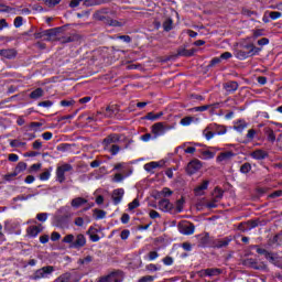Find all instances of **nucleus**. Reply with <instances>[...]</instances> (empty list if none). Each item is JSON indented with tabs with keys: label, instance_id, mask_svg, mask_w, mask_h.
<instances>
[{
	"label": "nucleus",
	"instance_id": "55",
	"mask_svg": "<svg viewBox=\"0 0 282 282\" xmlns=\"http://www.w3.org/2000/svg\"><path fill=\"white\" fill-rule=\"evenodd\" d=\"M217 202L218 200H215V198H213L212 202L206 204V208H208L209 210L213 208H217Z\"/></svg>",
	"mask_w": 282,
	"mask_h": 282
},
{
	"label": "nucleus",
	"instance_id": "61",
	"mask_svg": "<svg viewBox=\"0 0 282 282\" xmlns=\"http://www.w3.org/2000/svg\"><path fill=\"white\" fill-rule=\"evenodd\" d=\"M36 219L39 221H47V214L46 213L37 214Z\"/></svg>",
	"mask_w": 282,
	"mask_h": 282
},
{
	"label": "nucleus",
	"instance_id": "31",
	"mask_svg": "<svg viewBox=\"0 0 282 282\" xmlns=\"http://www.w3.org/2000/svg\"><path fill=\"white\" fill-rule=\"evenodd\" d=\"M87 235H89L90 241H94L95 243L96 241H100V236L94 232V227L88 229Z\"/></svg>",
	"mask_w": 282,
	"mask_h": 282
},
{
	"label": "nucleus",
	"instance_id": "7",
	"mask_svg": "<svg viewBox=\"0 0 282 282\" xmlns=\"http://www.w3.org/2000/svg\"><path fill=\"white\" fill-rule=\"evenodd\" d=\"M202 166H204V164H202V161L195 159L187 164L186 171L189 175H195V173H197L202 169Z\"/></svg>",
	"mask_w": 282,
	"mask_h": 282
},
{
	"label": "nucleus",
	"instance_id": "13",
	"mask_svg": "<svg viewBox=\"0 0 282 282\" xmlns=\"http://www.w3.org/2000/svg\"><path fill=\"white\" fill-rule=\"evenodd\" d=\"M124 197V189L123 188H117L112 193V199L113 204L118 205L120 202H122V198Z\"/></svg>",
	"mask_w": 282,
	"mask_h": 282
},
{
	"label": "nucleus",
	"instance_id": "57",
	"mask_svg": "<svg viewBox=\"0 0 282 282\" xmlns=\"http://www.w3.org/2000/svg\"><path fill=\"white\" fill-rule=\"evenodd\" d=\"M41 166H42L41 163H35V164L31 165L30 173H36V171H39L41 169Z\"/></svg>",
	"mask_w": 282,
	"mask_h": 282
},
{
	"label": "nucleus",
	"instance_id": "28",
	"mask_svg": "<svg viewBox=\"0 0 282 282\" xmlns=\"http://www.w3.org/2000/svg\"><path fill=\"white\" fill-rule=\"evenodd\" d=\"M224 197V191H221L220 188L216 187L214 189L213 193V199H215V202H220V199Z\"/></svg>",
	"mask_w": 282,
	"mask_h": 282
},
{
	"label": "nucleus",
	"instance_id": "48",
	"mask_svg": "<svg viewBox=\"0 0 282 282\" xmlns=\"http://www.w3.org/2000/svg\"><path fill=\"white\" fill-rule=\"evenodd\" d=\"M140 140H142V142H151V140H155V138H153L151 133H145L140 137Z\"/></svg>",
	"mask_w": 282,
	"mask_h": 282
},
{
	"label": "nucleus",
	"instance_id": "38",
	"mask_svg": "<svg viewBox=\"0 0 282 282\" xmlns=\"http://www.w3.org/2000/svg\"><path fill=\"white\" fill-rule=\"evenodd\" d=\"M159 195H161V197H171V195H173V191H171L169 187H164L161 192H159Z\"/></svg>",
	"mask_w": 282,
	"mask_h": 282
},
{
	"label": "nucleus",
	"instance_id": "17",
	"mask_svg": "<svg viewBox=\"0 0 282 282\" xmlns=\"http://www.w3.org/2000/svg\"><path fill=\"white\" fill-rule=\"evenodd\" d=\"M160 166H162L160 162L152 161L150 163L144 164L143 169L148 173H152L153 171H155V169H160Z\"/></svg>",
	"mask_w": 282,
	"mask_h": 282
},
{
	"label": "nucleus",
	"instance_id": "12",
	"mask_svg": "<svg viewBox=\"0 0 282 282\" xmlns=\"http://www.w3.org/2000/svg\"><path fill=\"white\" fill-rule=\"evenodd\" d=\"M159 209L163 213H171L173 210V205L169 199L164 198L159 202Z\"/></svg>",
	"mask_w": 282,
	"mask_h": 282
},
{
	"label": "nucleus",
	"instance_id": "50",
	"mask_svg": "<svg viewBox=\"0 0 282 282\" xmlns=\"http://www.w3.org/2000/svg\"><path fill=\"white\" fill-rule=\"evenodd\" d=\"M145 270H149L150 272H158L160 270V267L156 264L150 263L145 267Z\"/></svg>",
	"mask_w": 282,
	"mask_h": 282
},
{
	"label": "nucleus",
	"instance_id": "41",
	"mask_svg": "<svg viewBox=\"0 0 282 282\" xmlns=\"http://www.w3.org/2000/svg\"><path fill=\"white\" fill-rule=\"evenodd\" d=\"M269 17L272 19V21H276V19H281L282 13L279 11H270Z\"/></svg>",
	"mask_w": 282,
	"mask_h": 282
},
{
	"label": "nucleus",
	"instance_id": "53",
	"mask_svg": "<svg viewBox=\"0 0 282 282\" xmlns=\"http://www.w3.org/2000/svg\"><path fill=\"white\" fill-rule=\"evenodd\" d=\"M184 210V200L180 199L176 202V213H182Z\"/></svg>",
	"mask_w": 282,
	"mask_h": 282
},
{
	"label": "nucleus",
	"instance_id": "39",
	"mask_svg": "<svg viewBox=\"0 0 282 282\" xmlns=\"http://www.w3.org/2000/svg\"><path fill=\"white\" fill-rule=\"evenodd\" d=\"M58 3H61V0H44V6H46V8H55Z\"/></svg>",
	"mask_w": 282,
	"mask_h": 282
},
{
	"label": "nucleus",
	"instance_id": "11",
	"mask_svg": "<svg viewBox=\"0 0 282 282\" xmlns=\"http://www.w3.org/2000/svg\"><path fill=\"white\" fill-rule=\"evenodd\" d=\"M232 158H235V153H232L230 151L221 152L217 156L216 162L226 164L227 162H230V160H232Z\"/></svg>",
	"mask_w": 282,
	"mask_h": 282
},
{
	"label": "nucleus",
	"instance_id": "9",
	"mask_svg": "<svg viewBox=\"0 0 282 282\" xmlns=\"http://www.w3.org/2000/svg\"><path fill=\"white\" fill-rule=\"evenodd\" d=\"M209 185L210 181L205 180L198 186H196L194 188V194L196 195V197H202L203 195H206V191H208Z\"/></svg>",
	"mask_w": 282,
	"mask_h": 282
},
{
	"label": "nucleus",
	"instance_id": "10",
	"mask_svg": "<svg viewBox=\"0 0 282 282\" xmlns=\"http://www.w3.org/2000/svg\"><path fill=\"white\" fill-rule=\"evenodd\" d=\"M116 142H120V137L118 134H110L106 139H104V149L109 150V147L116 144Z\"/></svg>",
	"mask_w": 282,
	"mask_h": 282
},
{
	"label": "nucleus",
	"instance_id": "19",
	"mask_svg": "<svg viewBox=\"0 0 282 282\" xmlns=\"http://www.w3.org/2000/svg\"><path fill=\"white\" fill-rule=\"evenodd\" d=\"M251 158H253V160H265V158H268V152L263 150H256L251 153Z\"/></svg>",
	"mask_w": 282,
	"mask_h": 282
},
{
	"label": "nucleus",
	"instance_id": "29",
	"mask_svg": "<svg viewBox=\"0 0 282 282\" xmlns=\"http://www.w3.org/2000/svg\"><path fill=\"white\" fill-rule=\"evenodd\" d=\"M193 122H195V119L193 117H184L183 119H181L180 124H182V127H191Z\"/></svg>",
	"mask_w": 282,
	"mask_h": 282
},
{
	"label": "nucleus",
	"instance_id": "25",
	"mask_svg": "<svg viewBox=\"0 0 282 282\" xmlns=\"http://www.w3.org/2000/svg\"><path fill=\"white\" fill-rule=\"evenodd\" d=\"M264 133L269 142H272V143L276 142V133H274V130H272L271 128H267Z\"/></svg>",
	"mask_w": 282,
	"mask_h": 282
},
{
	"label": "nucleus",
	"instance_id": "20",
	"mask_svg": "<svg viewBox=\"0 0 282 282\" xmlns=\"http://www.w3.org/2000/svg\"><path fill=\"white\" fill-rule=\"evenodd\" d=\"M84 204H87V199L83 197H76L70 202L72 208H80V206H84Z\"/></svg>",
	"mask_w": 282,
	"mask_h": 282
},
{
	"label": "nucleus",
	"instance_id": "52",
	"mask_svg": "<svg viewBox=\"0 0 282 282\" xmlns=\"http://www.w3.org/2000/svg\"><path fill=\"white\" fill-rule=\"evenodd\" d=\"M32 148L35 151H41V149L43 148V143L41 141L36 140V141L33 142Z\"/></svg>",
	"mask_w": 282,
	"mask_h": 282
},
{
	"label": "nucleus",
	"instance_id": "43",
	"mask_svg": "<svg viewBox=\"0 0 282 282\" xmlns=\"http://www.w3.org/2000/svg\"><path fill=\"white\" fill-rule=\"evenodd\" d=\"M140 206V200L138 198L133 199V202L129 203L128 209L129 210H135Z\"/></svg>",
	"mask_w": 282,
	"mask_h": 282
},
{
	"label": "nucleus",
	"instance_id": "56",
	"mask_svg": "<svg viewBox=\"0 0 282 282\" xmlns=\"http://www.w3.org/2000/svg\"><path fill=\"white\" fill-rule=\"evenodd\" d=\"M23 25V18L22 17H17L14 19V28H21Z\"/></svg>",
	"mask_w": 282,
	"mask_h": 282
},
{
	"label": "nucleus",
	"instance_id": "58",
	"mask_svg": "<svg viewBox=\"0 0 282 282\" xmlns=\"http://www.w3.org/2000/svg\"><path fill=\"white\" fill-rule=\"evenodd\" d=\"M254 135H257V131L254 129L248 130V133H247L248 140H254Z\"/></svg>",
	"mask_w": 282,
	"mask_h": 282
},
{
	"label": "nucleus",
	"instance_id": "33",
	"mask_svg": "<svg viewBox=\"0 0 282 282\" xmlns=\"http://www.w3.org/2000/svg\"><path fill=\"white\" fill-rule=\"evenodd\" d=\"M94 215H95V219H105V217H107V212L102 209H95Z\"/></svg>",
	"mask_w": 282,
	"mask_h": 282
},
{
	"label": "nucleus",
	"instance_id": "30",
	"mask_svg": "<svg viewBox=\"0 0 282 282\" xmlns=\"http://www.w3.org/2000/svg\"><path fill=\"white\" fill-rule=\"evenodd\" d=\"M28 169V163L25 162H19L18 165L14 169V172L20 175V173H23Z\"/></svg>",
	"mask_w": 282,
	"mask_h": 282
},
{
	"label": "nucleus",
	"instance_id": "64",
	"mask_svg": "<svg viewBox=\"0 0 282 282\" xmlns=\"http://www.w3.org/2000/svg\"><path fill=\"white\" fill-rule=\"evenodd\" d=\"M58 239H61V234H58L56 231L52 232L51 240L52 241H58Z\"/></svg>",
	"mask_w": 282,
	"mask_h": 282
},
{
	"label": "nucleus",
	"instance_id": "8",
	"mask_svg": "<svg viewBox=\"0 0 282 282\" xmlns=\"http://www.w3.org/2000/svg\"><path fill=\"white\" fill-rule=\"evenodd\" d=\"M181 235H193L195 232V225L189 221H184L178 226Z\"/></svg>",
	"mask_w": 282,
	"mask_h": 282
},
{
	"label": "nucleus",
	"instance_id": "60",
	"mask_svg": "<svg viewBox=\"0 0 282 282\" xmlns=\"http://www.w3.org/2000/svg\"><path fill=\"white\" fill-rule=\"evenodd\" d=\"M228 58H232V53L230 52H225L220 55L221 61H228Z\"/></svg>",
	"mask_w": 282,
	"mask_h": 282
},
{
	"label": "nucleus",
	"instance_id": "5",
	"mask_svg": "<svg viewBox=\"0 0 282 282\" xmlns=\"http://www.w3.org/2000/svg\"><path fill=\"white\" fill-rule=\"evenodd\" d=\"M124 274L122 271H113L110 274L101 278L98 282H122Z\"/></svg>",
	"mask_w": 282,
	"mask_h": 282
},
{
	"label": "nucleus",
	"instance_id": "2",
	"mask_svg": "<svg viewBox=\"0 0 282 282\" xmlns=\"http://www.w3.org/2000/svg\"><path fill=\"white\" fill-rule=\"evenodd\" d=\"M56 269L53 265L42 267L34 271L31 275L32 281H41V279H50Z\"/></svg>",
	"mask_w": 282,
	"mask_h": 282
},
{
	"label": "nucleus",
	"instance_id": "47",
	"mask_svg": "<svg viewBox=\"0 0 282 282\" xmlns=\"http://www.w3.org/2000/svg\"><path fill=\"white\" fill-rule=\"evenodd\" d=\"M162 118V112L158 113V115H153V112H149L147 116V120H158Z\"/></svg>",
	"mask_w": 282,
	"mask_h": 282
},
{
	"label": "nucleus",
	"instance_id": "27",
	"mask_svg": "<svg viewBox=\"0 0 282 282\" xmlns=\"http://www.w3.org/2000/svg\"><path fill=\"white\" fill-rule=\"evenodd\" d=\"M254 248L258 254H263L265 259H270L271 261H274V257H272V254H270V252H268L265 249H261L257 246H254Z\"/></svg>",
	"mask_w": 282,
	"mask_h": 282
},
{
	"label": "nucleus",
	"instance_id": "14",
	"mask_svg": "<svg viewBox=\"0 0 282 282\" xmlns=\"http://www.w3.org/2000/svg\"><path fill=\"white\" fill-rule=\"evenodd\" d=\"M199 276H218L221 274V270L219 269H205L198 272Z\"/></svg>",
	"mask_w": 282,
	"mask_h": 282
},
{
	"label": "nucleus",
	"instance_id": "22",
	"mask_svg": "<svg viewBox=\"0 0 282 282\" xmlns=\"http://www.w3.org/2000/svg\"><path fill=\"white\" fill-rule=\"evenodd\" d=\"M212 127H214V133L215 135H225L227 133V129L224 126H219L217 123H212Z\"/></svg>",
	"mask_w": 282,
	"mask_h": 282
},
{
	"label": "nucleus",
	"instance_id": "40",
	"mask_svg": "<svg viewBox=\"0 0 282 282\" xmlns=\"http://www.w3.org/2000/svg\"><path fill=\"white\" fill-rule=\"evenodd\" d=\"M59 105L61 107H74V105H76V101L74 99L62 100Z\"/></svg>",
	"mask_w": 282,
	"mask_h": 282
},
{
	"label": "nucleus",
	"instance_id": "51",
	"mask_svg": "<svg viewBox=\"0 0 282 282\" xmlns=\"http://www.w3.org/2000/svg\"><path fill=\"white\" fill-rule=\"evenodd\" d=\"M52 105H54V102H52L51 100H46L37 104L39 107H45L46 109H50Z\"/></svg>",
	"mask_w": 282,
	"mask_h": 282
},
{
	"label": "nucleus",
	"instance_id": "37",
	"mask_svg": "<svg viewBox=\"0 0 282 282\" xmlns=\"http://www.w3.org/2000/svg\"><path fill=\"white\" fill-rule=\"evenodd\" d=\"M113 113H116V106H108L106 108V118H111L113 116Z\"/></svg>",
	"mask_w": 282,
	"mask_h": 282
},
{
	"label": "nucleus",
	"instance_id": "34",
	"mask_svg": "<svg viewBox=\"0 0 282 282\" xmlns=\"http://www.w3.org/2000/svg\"><path fill=\"white\" fill-rule=\"evenodd\" d=\"M213 158H215V152H212L209 150H205L202 152L203 160H213Z\"/></svg>",
	"mask_w": 282,
	"mask_h": 282
},
{
	"label": "nucleus",
	"instance_id": "4",
	"mask_svg": "<svg viewBox=\"0 0 282 282\" xmlns=\"http://www.w3.org/2000/svg\"><path fill=\"white\" fill-rule=\"evenodd\" d=\"M171 129H173V127H166L164 122H156L151 127V133L154 140H156V138L164 135L167 131H171Z\"/></svg>",
	"mask_w": 282,
	"mask_h": 282
},
{
	"label": "nucleus",
	"instance_id": "36",
	"mask_svg": "<svg viewBox=\"0 0 282 282\" xmlns=\"http://www.w3.org/2000/svg\"><path fill=\"white\" fill-rule=\"evenodd\" d=\"M163 30H165V32H171V30H173V20L172 19H167L164 21Z\"/></svg>",
	"mask_w": 282,
	"mask_h": 282
},
{
	"label": "nucleus",
	"instance_id": "35",
	"mask_svg": "<svg viewBox=\"0 0 282 282\" xmlns=\"http://www.w3.org/2000/svg\"><path fill=\"white\" fill-rule=\"evenodd\" d=\"M109 153H111V155H118L120 153V145L118 144H112L111 147L108 148Z\"/></svg>",
	"mask_w": 282,
	"mask_h": 282
},
{
	"label": "nucleus",
	"instance_id": "18",
	"mask_svg": "<svg viewBox=\"0 0 282 282\" xmlns=\"http://www.w3.org/2000/svg\"><path fill=\"white\" fill-rule=\"evenodd\" d=\"M41 232H43V227L41 225L40 226H32L28 229L29 237H36Z\"/></svg>",
	"mask_w": 282,
	"mask_h": 282
},
{
	"label": "nucleus",
	"instance_id": "21",
	"mask_svg": "<svg viewBox=\"0 0 282 282\" xmlns=\"http://www.w3.org/2000/svg\"><path fill=\"white\" fill-rule=\"evenodd\" d=\"M231 239L223 238L214 241L215 248H226L230 243Z\"/></svg>",
	"mask_w": 282,
	"mask_h": 282
},
{
	"label": "nucleus",
	"instance_id": "54",
	"mask_svg": "<svg viewBox=\"0 0 282 282\" xmlns=\"http://www.w3.org/2000/svg\"><path fill=\"white\" fill-rule=\"evenodd\" d=\"M124 180V175L120 174V173H117L115 174L113 178H112V182H116V183H120Z\"/></svg>",
	"mask_w": 282,
	"mask_h": 282
},
{
	"label": "nucleus",
	"instance_id": "15",
	"mask_svg": "<svg viewBox=\"0 0 282 282\" xmlns=\"http://www.w3.org/2000/svg\"><path fill=\"white\" fill-rule=\"evenodd\" d=\"M203 135L206 138V140H213L215 138V126H213V123L208 124L204 129Z\"/></svg>",
	"mask_w": 282,
	"mask_h": 282
},
{
	"label": "nucleus",
	"instance_id": "62",
	"mask_svg": "<svg viewBox=\"0 0 282 282\" xmlns=\"http://www.w3.org/2000/svg\"><path fill=\"white\" fill-rule=\"evenodd\" d=\"M149 216H150V219H158L160 218V213L152 209L150 210Z\"/></svg>",
	"mask_w": 282,
	"mask_h": 282
},
{
	"label": "nucleus",
	"instance_id": "16",
	"mask_svg": "<svg viewBox=\"0 0 282 282\" xmlns=\"http://www.w3.org/2000/svg\"><path fill=\"white\" fill-rule=\"evenodd\" d=\"M0 56H2L3 58L12 59L17 56V51L12 48L1 50Z\"/></svg>",
	"mask_w": 282,
	"mask_h": 282
},
{
	"label": "nucleus",
	"instance_id": "59",
	"mask_svg": "<svg viewBox=\"0 0 282 282\" xmlns=\"http://www.w3.org/2000/svg\"><path fill=\"white\" fill-rule=\"evenodd\" d=\"M85 225V219L83 217L75 218V226H78L79 228Z\"/></svg>",
	"mask_w": 282,
	"mask_h": 282
},
{
	"label": "nucleus",
	"instance_id": "63",
	"mask_svg": "<svg viewBox=\"0 0 282 282\" xmlns=\"http://www.w3.org/2000/svg\"><path fill=\"white\" fill-rule=\"evenodd\" d=\"M163 263H164V265H173V258H171V257H165V258L163 259Z\"/></svg>",
	"mask_w": 282,
	"mask_h": 282
},
{
	"label": "nucleus",
	"instance_id": "46",
	"mask_svg": "<svg viewBox=\"0 0 282 282\" xmlns=\"http://www.w3.org/2000/svg\"><path fill=\"white\" fill-rule=\"evenodd\" d=\"M160 257V253L158 251H150L148 254V260L149 261H155Z\"/></svg>",
	"mask_w": 282,
	"mask_h": 282
},
{
	"label": "nucleus",
	"instance_id": "3",
	"mask_svg": "<svg viewBox=\"0 0 282 282\" xmlns=\"http://www.w3.org/2000/svg\"><path fill=\"white\" fill-rule=\"evenodd\" d=\"M246 50H249L248 52L246 51H237L236 52V58H239V61H246V58H250V56H257L259 52H261V48L253 46L252 44H249L245 46Z\"/></svg>",
	"mask_w": 282,
	"mask_h": 282
},
{
	"label": "nucleus",
	"instance_id": "42",
	"mask_svg": "<svg viewBox=\"0 0 282 282\" xmlns=\"http://www.w3.org/2000/svg\"><path fill=\"white\" fill-rule=\"evenodd\" d=\"M50 177H52V172L51 171H45L40 175V180L42 182H47V180H50Z\"/></svg>",
	"mask_w": 282,
	"mask_h": 282
},
{
	"label": "nucleus",
	"instance_id": "6",
	"mask_svg": "<svg viewBox=\"0 0 282 282\" xmlns=\"http://www.w3.org/2000/svg\"><path fill=\"white\" fill-rule=\"evenodd\" d=\"M72 171V166L69 164H63L56 169V178L59 184L65 182V173H69Z\"/></svg>",
	"mask_w": 282,
	"mask_h": 282
},
{
	"label": "nucleus",
	"instance_id": "49",
	"mask_svg": "<svg viewBox=\"0 0 282 282\" xmlns=\"http://www.w3.org/2000/svg\"><path fill=\"white\" fill-rule=\"evenodd\" d=\"M155 281V276L153 275H145L139 279L138 282H153Z\"/></svg>",
	"mask_w": 282,
	"mask_h": 282
},
{
	"label": "nucleus",
	"instance_id": "45",
	"mask_svg": "<svg viewBox=\"0 0 282 282\" xmlns=\"http://www.w3.org/2000/svg\"><path fill=\"white\" fill-rule=\"evenodd\" d=\"M17 175L19 174L14 170L12 173L6 174L3 180H6V182H12V178L17 177Z\"/></svg>",
	"mask_w": 282,
	"mask_h": 282
},
{
	"label": "nucleus",
	"instance_id": "26",
	"mask_svg": "<svg viewBox=\"0 0 282 282\" xmlns=\"http://www.w3.org/2000/svg\"><path fill=\"white\" fill-rule=\"evenodd\" d=\"M44 94H45V93L43 91L42 88H37V89L33 90V91L30 94V98H31L32 100H39V98H43V95H44Z\"/></svg>",
	"mask_w": 282,
	"mask_h": 282
},
{
	"label": "nucleus",
	"instance_id": "44",
	"mask_svg": "<svg viewBox=\"0 0 282 282\" xmlns=\"http://www.w3.org/2000/svg\"><path fill=\"white\" fill-rule=\"evenodd\" d=\"M251 170H252V165H250V163H245L240 167V172L242 173H250Z\"/></svg>",
	"mask_w": 282,
	"mask_h": 282
},
{
	"label": "nucleus",
	"instance_id": "1",
	"mask_svg": "<svg viewBox=\"0 0 282 282\" xmlns=\"http://www.w3.org/2000/svg\"><path fill=\"white\" fill-rule=\"evenodd\" d=\"M62 241L63 243H68L69 248H74L75 250L85 248V246H87V238L83 234H77L76 236L68 234L63 238Z\"/></svg>",
	"mask_w": 282,
	"mask_h": 282
},
{
	"label": "nucleus",
	"instance_id": "32",
	"mask_svg": "<svg viewBox=\"0 0 282 282\" xmlns=\"http://www.w3.org/2000/svg\"><path fill=\"white\" fill-rule=\"evenodd\" d=\"M94 261V258L91 256H87L85 258H80L77 263L78 265H89Z\"/></svg>",
	"mask_w": 282,
	"mask_h": 282
},
{
	"label": "nucleus",
	"instance_id": "23",
	"mask_svg": "<svg viewBox=\"0 0 282 282\" xmlns=\"http://www.w3.org/2000/svg\"><path fill=\"white\" fill-rule=\"evenodd\" d=\"M226 91L232 93L239 89V84L237 82H228L224 85Z\"/></svg>",
	"mask_w": 282,
	"mask_h": 282
},
{
	"label": "nucleus",
	"instance_id": "24",
	"mask_svg": "<svg viewBox=\"0 0 282 282\" xmlns=\"http://www.w3.org/2000/svg\"><path fill=\"white\" fill-rule=\"evenodd\" d=\"M234 129L235 131H238V133H241L245 131V129H248V123L243 120H240L235 123Z\"/></svg>",
	"mask_w": 282,
	"mask_h": 282
}]
</instances>
